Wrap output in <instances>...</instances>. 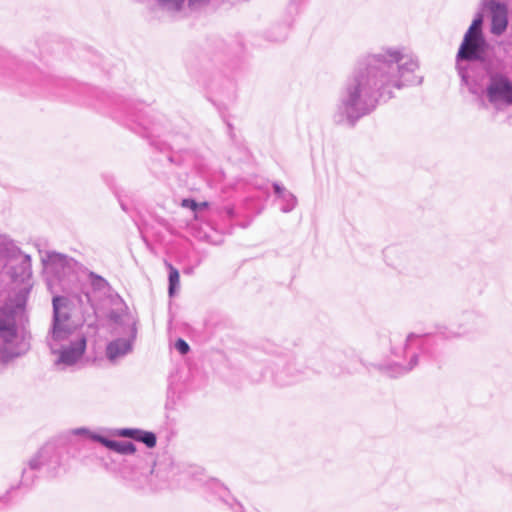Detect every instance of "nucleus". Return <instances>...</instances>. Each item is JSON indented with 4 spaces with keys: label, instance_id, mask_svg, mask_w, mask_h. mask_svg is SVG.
<instances>
[{
    "label": "nucleus",
    "instance_id": "nucleus-4",
    "mask_svg": "<svg viewBox=\"0 0 512 512\" xmlns=\"http://www.w3.org/2000/svg\"><path fill=\"white\" fill-rule=\"evenodd\" d=\"M482 22V15L479 14L466 31L456 56L457 69L461 77V82L463 85L467 86L472 94H476L477 90L469 83L467 72L461 65V62L480 60L485 54L487 44L481 30Z\"/></svg>",
    "mask_w": 512,
    "mask_h": 512
},
{
    "label": "nucleus",
    "instance_id": "nucleus-13",
    "mask_svg": "<svg viewBox=\"0 0 512 512\" xmlns=\"http://www.w3.org/2000/svg\"><path fill=\"white\" fill-rule=\"evenodd\" d=\"M169 269V295L173 296L180 286V275L178 270L170 263H165Z\"/></svg>",
    "mask_w": 512,
    "mask_h": 512
},
{
    "label": "nucleus",
    "instance_id": "nucleus-21",
    "mask_svg": "<svg viewBox=\"0 0 512 512\" xmlns=\"http://www.w3.org/2000/svg\"><path fill=\"white\" fill-rule=\"evenodd\" d=\"M231 501L233 503H235V505H233L231 502L228 501L227 504H229L232 509L235 511V512H243V507L240 503H236V500L234 498H231Z\"/></svg>",
    "mask_w": 512,
    "mask_h": 512
},
{
    "label": "nucleus",
    "instance_id": "nucleus-25",
    "mask_svg": "<svg viewBox=\"0 0 512 512\" xmlns=\"http://www.w3.org/2000/svg\"><path fill=\"white\" fill-rule=\"evenodd\" d=\"M418 337L415 336V335H409L408 338H407V342L408 343H411L413 340L417 339Z\"/></svg>",
    "mask_w": 512,
    "mask_h": 512
},
{
    "label": "nucleus",
    "instance_id": "nucleus-2",
    "mask_svg": "<svg viewBox=\"0 0 512 512\" xmlns=\"http://www.w3.org/2000/svg\"><path fill=\"white\" fill-rule=\"evenodd\" d=\"M53 320L47 344L54 355V365L66 369L81 362L87 346V334L79 319L73 315L66 297H53Z\"/></svg>",
    "mask_w": 512,
    "mask_h": 512
},
{
    "label": "nucleus",
    "instance_id": "nucleus-3",
    "mask_svg": "<svg viewBox=\"0 0 512 512\" xmlns=\"http://www.w3.org/2000/svg\"><path fill=\"white\" fill-rule=\"evenodd\" d=\"M19 273L13 270L10 272L14 281H20L23 287L19 290L15 299L2 309H0V336L6 342L10 343L16 335L15 320L16 317L22 315L25 310L27 298L32 287L30 283L31 278V264L30 257L23 255Z\"/></svg>",
    "mask_w": 512,
    "mask_h": 512
},
{
    "label": "nucleus",
    "instance_id": "nucleus-1",
    "mask_svg": "<svg viewBox=\"0 0 512 512\" xmlns=\"http://www.w3.org/2000/svg\"><path fill=\"white\" fill-rule=\"evenodd\" d=\"M418 59L401 46H385L362 58L347 78L334 113L340 124L353 125L373 111L376 92L390 99L396 90L420 83Z\"/></svg>",
    "mask_w": 512,
    "mask_h": 512
},
{
    "label": "nucleus",
    "instance_id": "nucleus-15",
    "mask_svg": "<svg viewBox=\"0 0 512 512\" xmlns=\"http://www.w3.org/2000/svg\"><path fill=\"white\" fill-rule=\"evenodd\" d=\"M209 489L213 491L219 498L228 503L229 492L228 490L218 481H211L209 483Z\"/></svg>",
    "mask_w": 512,
    "mask_h": 512
},
{
    "label": "nucleus",
    "instance_id": "nucleus-17",
    "mask_svg": "<svg viewBox=\"0 0 512 512\" xmlns=\"http://www.w3.org/2000/svg\"><path fill=\"white\" fill-rule=\"evenodd\" d=\"M175 348L182 354H186L189 351V345L183 339H178L175 343Z\"/></svg>",
    "mask_w": 512,
    "mask_h": 512
},
{
    "label": "nucleus",
    "instance_id": "nucleus-24",
    "mask_svg": "<svg viewBox=\"0 0 512 512\" xmlns=\"http://www.w3.org/2000/svg\"><path fill=\"white\" fill-rule=\"evenodd\" d=\"M417 363V360H416V357L413 358V361H412V364L406 368V369H403L404 371H408V370H411Z\"/></svg>",
    "mask_w": 512,
    "mask_h": 512
},
{
    "label": "nucleus",
    "instance_id": "nucleus-6",
    "mask_svg": "<svg viewBox=\"0 0 512 512\" xmlns=\"http://www.w3.org/2000/svg\"><path fill=\"white\" fill-rule=\"evenodd\" d=\"M115 333L117 337L107 344L105 350L107 359L112 363H117L133 351L137 336L136 321L132 317H126L115 327Z\"/></svg>",
    "mask_w": 512,
    "mask_h": 512
},
{
    "label": "nucleus",
    "instance_id": "nucleus-8",
    "mask_svg": "<svg viewBox=\"0 0 512 512\" xmlns=\"http://www.w3.org/2000/svg\"><path fill=\"white\" fill-rule=\"evenodd\" d=\"M490 9L492 15L491 32L495 35H500L507 28V8L504 4L492 2Z\"/></svg>",
    "mask_w": 512,
    "mask_h": 512
},
{
    "label": "nucleus",
    "instance_id": "nucleus-23",
    "mask_svg": "<svg viewBox=\"0 0 512 512\" xmlns=\"http://www.w3.org/2000/svg\"><path fill=\"white\" fill-rule=\"evenodd\" d=\"M208 207V202L198 203V210H202Z\"/></svg>",
    "mask_w": 512,
    "mask_h": 512
},
{
    "label": "nucleus",
    "instance_id": "nucleus-7",
    "mask_svg": "<svg viewBox=\"0 0 512 512\" xmlns=\"http://www.w3.org/2000/svg\"><path fill=\"white\" fill-rule=\"evenodd\" d=\"M72 259L59 253H53L48 256L45 265L47 274L55 275L58 278L65 277L72 269Z\"/></svg>",
    "mask_w": 512,
    "mask_h": 512
},
{
    "label": "nucleus",
    "instance_id": "nucleus-11",
    "mask_svg": "<svg viewBox=\"0 0 512 512\" xmlns=\"http://www.w3.org/2000/svg\"><path fill=\"white\" fill-rule=\"evenodd\" d=\"M273 188L278 198L281 199L283 203L281 210L284 213L292 211L297 204L296 197L278 183H274Z\"/></svg>",
    "mask_w": 512,
    "mask_h": 512
},
{
    "label": "nucleus",
    "instance_id": "nucleus-5",
    "mask_svg": "<svg viewBox=\"0 0 512 512\" xmlns=\"http://www.w3.org/2000/svg\"><path fill=\"white\" fill-rule=\"evenodd\" d=\"M483 102L496 111H504L512 106V81L502 73H492L483 91Z\"/></svg>",
    "mask_w": 512,
    "mask_h": 512
},
{
    "label": "nucleus",
    "instance_id": "nucleus-20",
    "mask_svg": "<svg viewBox=\"0 0 512 512\" xmlns=\"http://www.w3.org/2000/svg\"><path fill=\"white\" fill-rule=\"evenodd\" d=\"M231 501L233 503H235V505H233L231 502L228 501L227 504H229L232 509L235 511V512H243V507L240 503H236V500L234 498H231Z\"/></svg>",
    "mask_w": 512,
    "mask_h": 512
},
{
    "label": "nucleus",
    "instance_id": "nucleus-16",
    "mask_svg": "<svg viewBox=\"0 0 512 512\" xmlns=\"http://www.w3.org/2000/svg\"><path fill=\"white\" fill-rule=\"evenodd\" d=\"M211 0H187L188 7L192 11H201L209 6Z\"/></svg>",
    "mask_w": 512,
    "mask_h": 512
},
{
    "label": "nucleus",
    "instance_id": "nucleus-14",
    "mask_svg": "<svg viewBox=\"0 0 512 512\" xmlns=\"http://www.w3.org/2000/svg\"><path fill=\"white\" fill-rule=\"evenodd\" d=\"M156 2L162 9L171 13L180 12L185 4V0H156Z\"/></svg>",
    "mask_w": 512,
    "mask_h": 512
},
{
    "label": "nucleus",
    "instance_id": "nucleus-18",
    "mask_svg": "<svg viewBox=\"0 0 512 512\" xmlns=\"http://www.w3.org/2000/svg\"><path fill=\"white\" fill-rule=\"evenodd\" d=\"M181 206L184 208L191 209L192 211H198V203L193 199H183Z\"/></svg>",
    "mask_w": 512,
    "mask_h": 512
},
{
    "label": "nucleus",
    "instance_id": "nucleus-19",
    "mask_svg": "<svg viewBox=\"0 0 512 512\" xmlns=\"http://www.w3.org/2000/svg\"><path fill=\"white\" fill-rule=\"evenodd\" d=\"M73 434H75V435H86V436L90 437L91 439H93L92 436L95 435L94 433L90 432L86 428H77V429L73 430Z\"/></svg>",
    "mask_w": 512,
    "mask_h": 512
},
{
    "label": "nucleus",
    "instance_id": "nucleus-22",
    "mask_svg": "<svg viewBox=\"0 0 512 512\" xmlns=\"http://www.w3.org/2000/svg\"><path fill=\"white\" fill-rule=\"evenodd\" d=\"M231 501L233 503H235V505H233L231 502L228 501L227 504H229L232 509L235 511V512H243V507L240 503H236V500L234 498H231Z\"/></svg>",
    "mask_w": 512,
    "mask_h": 512
},
{
    "label": "nucleus",
    "instance_id": "nucleus-9",
    "mask_svg": "<svg viewBox=\"0 0 512 512\" xmlns=\"http://www.w3.org/2000/svg\"><path fill=\"white\" fill-rule=\"evenodd\" d=\"M116 435L120 437L131 438L144 443L148 448L156 445V436L154 433L141 429L123 428L116 431Z\"/></svg>",
    "mask_w": 512,
    "mask_h": 512
},
{
    "label": "nucleus",
    "instance_id": "nucleus-12",
    "mask_svg": "<svg viewBox=\"0 0 512 512\" xmlns=\"http://www.w3.org/2000/svg\"><path fill=\"white\" fill-rule=\"evenodd\" d=\"M50 451V448H42L34 457L29 460L28 466L30 469L36 470L46 464L48 462Z\"/></svg>",
    "mask_w": 512,
    "mask_h": 512
},
{
    "label": "nucleus",
    "instance_id": "nucleus-10",
    "mask_svg": "<svg viewBox=\"0 0 512 512\" xmlns=\"http://www.w3.org/2000/svg\"><path fill=\"white\" fill-rule=\"evenodd\" d=\"M93 440L100 442L102 445L107 447L110 450L118 452L120 454H134L136 452V447L131 442H120L109 440L101 435H93Z\"/></svg>",
    "mask_w": 512,
    "mask_h": 512
}]
</instances>
